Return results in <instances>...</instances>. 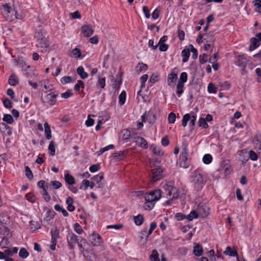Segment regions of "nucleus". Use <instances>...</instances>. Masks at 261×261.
<instances>
[{"label":"nucleus","instance_id":"de8ad7c7","mask_svg":"<svg viewBox=\"0 0 261 261\" xmlns=\"http://www.w3.org/2000/svg\"><path fill=\"white\" fill-rule=\"evenodd\" d=\"M199 126L203 128H207L208 127L205 120L203 118H200L198 121Z\"/></svg>","mask_w":261,"mask_h":261},{"label":"nucleus","instance_id":"4be33fe9","mask_svg":"<svg viewBox=\"0 0 261 261\" xmlns=\"http://www.w3.org/2000/svg\"><path fill=\"white\" fill-rule=\"evenodd\" d=\"M190 48H185L181 51V56L182 57V61L184 63H186L188 61L190 56Z\"/></svg>","mask_w":261,"mask_h":261},{"label":"nucleus","instance_id":"338daca9","mask_svg":"<svg viewBox=\"0 0 261 261\" xmlns=\"http://www.w3.org/2000/svg\"><path fill=\"white\" fill-rule=\"evenodd\" d=\"M99 169L100 166L98 164H94L90 167L89 171L92 173H94L98 171Z\"/></svg>","mask_w":261,"mask_h":261},{"label":"nucleus","instance_id":"79ce46f5","mask_svg":"<svg viewBox=\"0 0 261 261\" xmlns=\"http://www.w3.org/2000/svg\"><path fill=\"white\" fill-rule=\"evenodd\" d=\"M189 47L190 48V51L192 53V57L193 59H196L198 57V52L196 48L194 47V46L192 44H190L189 45Z\"/></svg>","mask_w":261,"mask_h":261},{"label":"nucleus","instance_id":"72a5a7b5","mask_svg":"<svg viewBox=\"0 0 261 261\" xmlns=\"http://www.w3.org/2000/svg\"><path fill=\"white\" fill-rule=\"evenodd\" d=\"M106 85V78L100 77L98 76V81L97 82V86L99 87L101 89H104Z\"/></svg>","mask_w":261,"mask_h":261},{"label":"nucleus","instance_id":"a18cd8bd","mask_svg":"<svg viewBox=\"0 0 261 261\" xmlns=\"http://www.w3.org/2000/svg\"><path fill=\"white\" fill-rule=\"evenodd\" d=\"M184 86V84H182L181 82L180 83H177L176 86V93L178 95V96H180V95L183 93V88Z\"/></svg>","mask_w":261,"mask_h":261},{"label":"nucleus","instance_id":"37998d69","mask_svg":"<svg viewBox=\"0 0 261 261\" xmlns=\"http://www.w3.org/2000/svg\"><path fill=\"white\" fill-rule=\"evenodd\" d=\"M212 156L210 154H206L203 157V162L205 164H208L212 162Z\"/></svg>","mask_w":261,"mask_h":261},{"label":"nucleus","instance_id":"69168bd1","mask_svg":"<svg viewBox=\"0 0 261 261\" xmlns=\"http://www.w3.org/2000/svg\"><path fill=\"white\" fill-rule=\"evenodd\" d=\"M207 58V55L205 53L200 55V56L199 57L200 63L201 64H203L205 63V62H206Z\"/></svg>","mask_w":261,"mask_h":261},{"label":"nucleus","instance_id":"393cba45","mask_svg":"<svg viewBox=\"0 0 261 261\" xmlns=\"http://www.w3.org/2000/svg\"><path fill=\"white\" fill-rule=\"evenodd\" d=\"M51 236V242H57V239L59 238V231L57 228L51 229L50 230Z\"/></svg>","mask_w":261,"mask_h":261},{"label":"nucleus","instance_id":"5701e85b","mask_svg":"<svg viewBox=\"0 0 261 261\" xmlns=\"http://www.w3.org/2000/svg\"><path fill=\"white\" fill-rule=\"evenodd\" d=\"M44 126L45 137L47 140H49L51 138V133L50 126L47 122H45Z\"/></svg>","mask_w":261,"mask_h":261},{"label":"nucleus","instance_id":"c9c22d12","mask_svg":"<svg viewBox=\"0 0 261 261\" xmlns=\"http://www.w3.org/2000/svg\"><path fill=\"white\" fill-rule=\"evenodd\" d=\"M29 255V252L24 248H21L19 252V256L22 258H26Z\"/></svg>","mask_w":261,"mask_h":261},{"label":"nucleus","instance_id":"13d9d810","mask_svg":"<svg viewBox=\"0 0 261 261\" xmlns=\"http://www.w3.org/2000/svg\"><path fill=\"white\" fill-rule=\"evenodd\" d=\"M37 186L41 188L43 191L44 189H47L48 188L47 184H46L45 181L43 180L39 181L37 183Z\"/></svg>","mask_w":261,"mask_h":261},{"label":"nucleus","instance_id":"e2e57ef3","mask_svg":"<svg viewBox=\"0 0 261 261\" xmlns=\"http://www.w3.org/2000/svg\"><path fill=\"white\" fill-rule=\"evenodd\" d=\"M50 184L54 189H58L62 186V184L57 180L51 181Z\"/></svg>","mask_w":261,"mask_h":261},{"label":"nucleus","instance_id":"c85d7f7f","mask_svg":"<svg viewBox=\"0 0 261 261\" xmlns=\"http://www.w3.org/2000/svg\"><path fill=\"white\" fill-rule=\"evenodd\" d=\"M134 220L137 225H141L144 221V217L142 215H138L134 217Z\"/></svg>","mask_w":261,"mask_h":261},{"label":"nucleus","instance_id":"f704fd0d","mask_svg":"<svg viewBox=\"0 0 261 261\" xmlns=\"http://www.w3.org/2000/svg\"><path fill=\"white\" fill-rule=\"evenodd\" d=\"M150 257L152 261H160L159 253L156 250H153L152 251Z\"/></svg>","mask_w":261,"mask_h":261},{"label":"nucleus","instance_id":"a878e982","mask_svg":"<svg viewBox=\"0 0 261 261\" xmlns=\"http://www.w3.org/2000/svg\"><path fill=\"white\" fill-rule=\"evenodd\" d=\"M224 254L230 256H238L237 252L232 250L230 247H227L225 250L224 251Z\"/></svg>","mask_w":261,"mask_h":261},{"label":"nucleus","instance_id":"dca6fc26","mask_svg":"<svg viewBox=\"0 0 261 261\" xmlns=\"http://www.w3.org/2000/svg\"><path fill=\"white\" fill-rule=\"evenodd\" d=\"M0 129L3 133L8 136H10L12 134L11 127L4 122L0 124Z\"/></svg>","mask_w":261,"mask_h":261},{"label":"nucleus","instance_id":"39448f33","mask_svg":"<svg viewBox=\"0 0 261 261\" xmlns=\"http://www.w3.org/2000/svg\"><path fill=\"white\" fill-rule=\"evenodd\" d=\"M192 182L195 188L197 190L201 189L203 185V179L201 175L198 173V172H195L193 176Z\"/></svg>","mask_w":261,"mask_h":261},{"label":"nucleus","instance_id":"e433bc0d","mask_svg":"<svg viewBox=\"0 0 261 261\" xmlns=\"http://www.w3.org/2000/svg\"><path fill=\"white\" fill-rule=\"evenodd\" d=\"M87 244V242L85 239L81 238L80 241H79V243H77L78 246L79 247L80 250L81 251V252H83L84 251V246Z\"/></svg>","mask_w":261,"mask_h":261},{"label":"nucleus","instance_id":"603ef678","mask_svg":"<svg viewBox=\"0 0 261 261\" xmlns=\"http://www.w3.org/2000/svg\"><path fill=\"white\" fill-rule=\"evenodd\" d=\"M161 11H160V7H158L156 8L152 13V18L154 19H156L158 18L160 16Z\"/></svg>","mask_w":261,"mask_h":261},{"label":"nucleus","instance_id":"680f3d73","mask_svg":"<svg viewBox=\"0 0 261 261\" xmlns=\"http://www.w3.org/2000/svg\"><path fill=\"white\" fill-rule=\"evenodd\" d=\"M207 91L209 93H215L217 92L216 88L213 83L208 85Z\"/></svg>","mask_w":261,"mask_h":261},{"label":"nucleus","instance_id":"7ed1b4c3","mask_svg":"<svg viewBox=\"0 0 261 261\" xmlns=\"http://www.w3.org/2000/svg\"><path fill=\"white\" fill-rule=\"evenodd\" d=\"M1 11L2 15L8 21H12L15 19H20V16L15 10L7 4L2 6Z\"/></svg>","mask_w":261,"mask_h":261},{"label":"nucleus","instance_id":"0eeeda50","mask_svg":"<svg viewBox=\"0 0 261 261\" xmlns=\"http://www.w3.org/2000/svg\"><path fill=\"white\" fill-rule=\"evenodd\" d=\"M156 117L155 114L151 110L145 113L141 116V120L143 122L147 121L150 124H153L155 123Z\"/></svg>","mask_w":261,"mask_h":261},{"label":"nucleus","instance_id":"ea45409f","mask_svg":"<svg viewBox=\"0 0 261 261\" xmlns=\"http://www.w3.org/2000/svg\"><path fill=\"white\" fill-rule=\"evenodd\" d=\"M126 92L123 91L119 96V103L120 105H123L125 101Z\"/></svg>","mask_w":261,"mask_h":261},{"label":"nucleus","instance_id":"aec40b11","mask_svg":"<svg viewBox=\"0 0 261 261\" xmlns=\"http://www.w3.org/2000/svg\"><path fill=\"white\" fill-rule=\"evenodd\" d=\"M177 79V74L175 72H171L168 75V84L171 86V84L175 83Z\"/></svg>","mask_w":261,"mask_h":261},{"label":"nucleus","instance_id":"f3484780","mask_svg":"<svg viewBox=\"0 0 261 261\" xmlns=\"http://www.w3.org/2000/svg\"><path fill=\"white\" fill-rule=\"evenodd\" d=\"M203 250L201 245L197 244L194 246L193 253L197 256H201L203 254Z\"/></svg>","mask_w":261,"mask_h":261},{"label":"nucleus","instance_id":"09e8293b","mask_svg":"<svg viewBox=\"0 0 261 261\" xmlns=\"http://www.w3.org/2000/svg\"><path fill=\"white\" fill-rule=\"evenodd\" d=\"M19 67L21 68H23L27 67L28 68H30L29 65H27L26 61L22 57H19Z\"/></svg>","mask_w":261,"mask_h":261},{"label":"nucleus","instance_id":"4c0bfd02","mask_svg":"<svg viewBox=\"0 0 261 261\" xmlns=\"http://www.w3.org/2000/svg\"><path fill=\"white\" fill-rule=\"evenodd\" d=\"M3 120L9 124H12L14 122L13 118L10 114H5Z\"/></svg>","mask_w":261,"mask_h":261},{"label":"nucleus","instance_id":"6ab92c4d","mask_svg":"<svg viewBox=\"0 0 261 261\" xmlns=\"http://www.w3.org/2000/svg\"><path fill=\"white\" fill-rule=\"evenodd\" d=\"M251 44L249 46V50L252 51L260 45V42H259L257 38H252L250 39Z\"/></svg>","mask_w":261,"mask_h":261},{"label":"nucleus","instance_id":"cd10ccee","mask_svg":"<svg viewBox=\"0 0 261 261\" xmlns=\"http://www.w3.org/2000/svg\"><path fill=\"white\" fill-rule=\"evenodd\" d=\"M77 73L82 79H85L88 77V74L85 72L84 69L82 66H79L77 69Z\"/></svg>","mask_w":261,"mask_h":261},{"label":"nucleus","instance_id":"2f4dec72","mask_svg":"<svg viewBox=\"0 0 261 261\" xmlns=\"http://www.w3.org/2000/svg\"><path fill=\"white\" fill-rule=\"evenodd\" d=\"M147 228H144V230L141 232L140 238L141 240H145L146 242L149 237L148 232H147Z\"/></svg>","mask_w":261,"mask_h":261},{"label":"nucleus","instance_id":"9d476101","mask_svg":"<svg viewBox=\"0 0 261 261\" xmlns=\"http://www.w3.org/2000/svg\"><path fill=\"white\" fill-rule=\"evenodd\" d=\"M57 96L58 93L56 92L49 93L45 96L44 102L50 106L54 105L56 103Z\"/></svg>","mask_w":261,"mask_h":261},{"label":"nucleus","instance_id":"20e7f679","mask_svg":"<svg viewBox=\"0 0 261 261\" xmlns=\"http://www.w3.org/2000/svg\"><path fill=\"white\" fill-rule=\"evenodd\" d=\"M67 243L70 249H73L75 248L76 243H79V241L82 238L73 233L69 232L67 236Z\"/></svg>","mask_w":261,"mask_h":261},{"label":"nucleus","instance_id":"0e129e2a","mask_svg":"<svg viewBox=\"0 0 261 261\" xmlns=\"http://www.w3.org/2000/svg\"><path fill=\"white\" fill-rule=\"evenodd\" d=\"M158 46L159 47V50L161 51H165L168 49L169 47V45L165 43H158Z\"/></svg>","mask_w":261,"mask_h":261},{"label":"nucleus","instance_id":"f03ea898","mask_svg":"<svg viewBox=\"0 0 261 261\" xmlns=\"http://www.w3.org/2000/svg\"><path fill=\"white\" fill-rule=\"evenodd\" d=\"M162 188L166 191L167 196L169 197V199L165 202L167 205L170 204L173 199L178 198L179 192L174 187L173 182L169 181L163 184Z\"/></svg>","mask_w":261,"mask_h":261},{"label":"nucleus","instance_id":"a19ab883","mask_svg":"<svg viewBox=\"0 0 261 261\" xmlns=\"http://www.w3.org/2000/svg\"><path fill=\"white\" fill-rule=\"evenodd\" d=\"M48 150L51 155L54 156L55 154V147L54 141L50 142L48 146Z\"/></svg>","mask_w":261,"mask_h":261},{"label":"nucleus","instance_id":"49530a36","mask_svg":"<svg viewBox=\"0 0 261 261\" xmlns=\"http://www.w3.org/2000/svg\"><path fill=\"white\" fill-rule=\"evenodd\" d=\"M187 81V73L185 72H182L180 75L179 80L178 83L181 82L182 84H184Z\"/></svg>","mask_w":261,"mask_h":261},{"label":"nucleus","instance_id":"f257e3e1","mask_svg":"<svg viewBox=\"0 0 261 261\" xmlns=\"http://www.w3.org/2000/svg\"><path fill=\"white\" fill-rule=\"evenodd\" d=\"M161 197V191L160 190H156L151 191L149 193L146 194L144 196L146 202L144 204L145 210H151L154 206L155 203Z\"/></svg>","mask_w":261,"mask_h":261},{"label":"nucleus","instance_id":"052dcab7","mask_svg":"<svg viewBox=\"0 0 261 261\" xmlns=\"http://www.w3.org/2000/svg\"><path fill=\"white\" fill-rule=\"evenodd\" d=\"M40 228V227L38 226L37 222L34 221H30V229L32 231H35Z\"/></svg>","mask_w":261,"mask_h":261},{"label":"nucleus","instance_id":"b1692460","mask_svg":"<svg viewBox=\"0 0 261 261\" xmlns=\"http://www.w3.org/2000/svg\"><path fill=\"white\" fill-rule=\"evenodd\" d=\"M147 69V65L143 63H139L136 66V71L138 74L143 71L146 70Z\"/></svg>","mask_w":261,"mask_h":261},{"label":"nucleus","instance_id":"3c124183","mask_svg":"<svg viewBox=\"0 0 261 261\" xmlns=\"http://www.w3.org/2000/svg\"><path fill=\"white\" fill-rule=\"evenodd\" d=\"M4 106L5 108L10 109L12 107V102L8 98H5L3 100Z\"/></svg>","mask_w":261,"mask_h":261},{"label":"nucleus","instance_id":"58836bf2","mask_svg":"<svg viewBox=\"0 0 261 261\" xmlns=\"http://www.w3.org/2000/svg\"><path fill=\"white\" fill-rule=\"evenodd\" d=\"M181 148V154H188V143L185 140L182 142Z\"/></svg>","mask_w":261,"mask_h":261},{"label":"nucleus","instance_id":"8fccbe9b","mask_svg":"<svg viewBox=\"0 0 261 261\" xmlns=\"http://www.w3.org/2000/svg\"><path fill=\"white\" fill-rule=\"evenodd\" d=\"M74 231L78 234H81L83 232V230L80 225L76 223L73 226Z\"/></svg>","mask_w":261,"mask_h":261},{"label":"nucleus","instance_id":"864d4df0","mask_svg":"<svg viewBox=\"0 0 261 261\" xmlns=\"http://www.w3.org/2000/svg\"><path fill=\"white\" fill-rule=\"evenodd\" d=\"M80 87L84 88V83L83 81L81 80L77 81V83L75 85L74 87V89L76 91H80Z\"/></svg>","mask_w":261,"mask_h":261},{"label":"nucleus","instance_id":"4d7b16f0","mask_svg":"<svg viewBox=\"0 0 261 261\" xmlns=\"http://www.w3.org/2000/svg\"><path fill=\"white\" fill-rule=\"evenodd\" d=\"M249 157L252 161H256L258 158V155L253 150L249 151Z\"/></svg>","mask_w":261,"mask_h":261},{"label":"nucleus","instance_id":"a211bd4d","mask_svg":"<svg viewBox=\"0 0 261 261\" xmlns=\"http://www.w3.org/2000/svg\"><path fill=\"white\" fill-rule=\"evenodd\" d=\"M136 143L140 147L143 148L148 147V144L145 139L142 137H138L136 138Z\"/></svg>","mask_w":261,"mask_h":261},{"label":"nucleus","instance_id":"bb28decb","mask_svg":"<svg viewBox=\"0 0 261 261\" xmlns=\"http://www.w3.org/2000/svg\"><path fill=\"white\" fill-rule=\"evenodd\" d=\"M9 84L12 86H15L18 83V79L15 74H12L9 80H8Z\"/></svg>","mask_w":261,"mask_h":261},{"label":"nucleus","instance_id":"5fc2aeb1","mask_svg":"<svg viewBox=\"0 0 261 261\" xmlns=\"http://www.w3.org/2000/svg\"><path fill=\"white\" fill-rule=\"evenodd\" d=\"M176 119V115L174 113L171 112L170 113L168 117V121L169 123L172 124L174 123Z\"/></svg>","mask_w":261,"mask_h":261},{"label":"nucleus","instance_id":"c756f323","mask_svg":"<svg viewBox=\"0 0 261 261\" xmlns=\"http://www.w3.org/2000/svg\"><path fill=\"white\" fill-rule=\"evenodd\" d=\"M65 181L70 185H72L75 183L74 178L69 174L65 175Z\"/></svg>","mask_w":261,"mask_h":261},{"label":"nucleus","instance_id":"f8f14e48","mask_svg":"<svg viewBox=\"0 0 261 261\" xmlns=\"http://www.w3.org/2000/svg\"><path fill=\"white\" fill-rule=\"evenodd\" d=\"M37 46L43 48V50H41L42 52L46 53L49 51L48 48L49 44L45 37L38 40L37 41Z\"/></svg>","mask_w":261,"mask_h":261},{"label":"nucleus","instance_id":"774afa93","mask_svg":"<svg viewBox=\"0 0 261 261\" xmlns=\"http://www.w3.org/2000/svg\"><path fill=\"white\" fill-rule=\"evenodd\" d=\"M72 54L76 58H80L81 55L80 49L77 48L73 49L72 50Z\"/></svg>","mask_w":261,"mask_h":261},{"label":"nucleus","instance_id":"bf43d9fd","mask_svg":"<svg viewBox=\"0 0 261 261\" xmlns=\"http://www.w3.org/2000/svg\"><path fill=\"white\" fill-rule=\"evenodd\" d=\"M72 82V78L69 76H64L61 80V82L63 84H66Z\"/></svg>","mask_w":261,"mask_h":261},{"label":"nucleus","instance_id":"412c9836","mask_svg":"<svg viewBox=\"0 0 261 261\" xmlns=\"http://www.w3.org/2000/svg\"><path fill=\"white\" fill-rule=\"evenodd\" d=\"M66 203L67 204V210L69 212H73L75 210V207L73 205V200L71 197H68L66 200Z\"/></svg>","mask_w":261,"mask_h":261},{"label":"nucleus","instance_id":"2eb2a0df","mask_svg":"<svg viewBox=\"0 0 261 261\" xmlns=\"http://www.w3.org/2000/svg\"><path fill=\"white\" fill-rule=\"evenodd\" d=\"M103 179V173H99L98 174L92 177V179L95 181L97 185V187L98 188H101L103 187V185L101 182V180Z\"/></svg>","mask_w":261,"mask_h":261},{"label":"nucleus","instance_id":"1a4fd4ad","mask_svg":"<svg viewBox=\"0 0 261 261\" xmlns=\"http://www.w3.org/2000/svg\"><path fill=\"white\" fill-rule=\"evenodd\" d=\"M247 63V60L244 55H239L235 61V64L241 68L242 71L246 69Z\"/></svg>","mask_w":261,"mask_h":261},{"label":"nucleus","instance_id":"6e6552de","mask_svg":"<svg viewBox=\"0 0 261 261\" xmlns=\"http://www.w3.org/2000/svg\"><path fill=\"white\" fill-rule=\"evenodd\" d=\"M163 169L161 167H157L151 170L152 180L155 181L160 180L163 177Z\"/></svg>","mask_w":261,"mask_h":261},{"label":"nucleus","instance_id":"9b49d317","mask_svg":"<svg viewBox=\"0 0 261 261\" xmlns=\"http://www.w3.org/2000/svg\"><path fill=\"white\" fill-rule=\"evenodd\" d=\"M188 154H180L179 159V164L184 168H188L190 165V160L188 158Z\"/></svg>","mask_w":261,"mask_h":261},{"label":"nucleus","instance_id":"7c9ffc66","mask_svg":"<svg viewBox=\"0 0 261 261\" xmlns=\"http://www.w3.org/2000/svg\"><path fill=\"white\" fill-rule=\"evenodd\" d=\"M45 37L44 31L41 29L37 30L35 34V38L37 39V41Z\"/></svg>","mask_w":261,"mask_h":261},{"label":"nucleus","instance_id":"c03bdc74","mask_svg":"<svg viewBox=\"0 0 261 261\" xmlns=\"http://www.w3.org/2000/svg\"><path fill=\"white\" fill-rule=\"evenodd\" d=\"M198 217V215L196 211H192L191 213L187 216V219L189 221H192L193 219L197 218Z\"/></svg>","mask_w":261,"mask_h":261},{"label":"nucleus","instance_id":"473e14b6","mask_svg":"<svg viewBox=\"0 0 261 261\" xmlns=\"http://www.w3.org/2000/svg\"><path fill=\"white\" fill-rule=\"evenodd\" d=\"M114 148V146L113 145H109L107 146H106L102 148H101L98 151L96 152V154L98 156L100 155L101 154H102L103 152H105L106 151L109 150L111 149H113Z\"/></svg>","mask_w":261,"mask_h":261},{"label":"nucleus","instance_id":"4468645a","mask_svg":"<svg viewBox=\"0 0 261 261\" xmlns=\"http://www.w3.org/2000/svg\"><path fill=\"white\" fill-rule=\"evenodd\" d=\"M81 31L84 34V36L86 37L91 36L94 33V30L89 25L85 24L81 28Z\"/></svg>","mask_w":261,"mask_h":261},{"label":"nucleus","instance_id":"6e6d98bb","mask_svg":"<svg viewBox=\"0 0 261 261\" xmlns=\"http://www.w3.org/2000/svg\"><path fill=\"white\" fill-rule=\"evenodd\" d=\"M25 176L30 179L33 177V175L30 168L28 166L25 167Z\"/></svg>","mask_w":261,"mask_h":261},{"label":"nucleus","instance_id":"423d86ee","mask_svg":"<svg viewBox=\"0 0 261 261\" xmlns=\"http://www.w3.org/2000/svg\"><path fill=\"white\" fill-rule=\"evenodd\" d=\"M196 120V116L195 115L190 116L189 114H186L183 116L182 119V125L186 127L187 125L188 121L190 120L189 125L192 129L195 125V121Z\"/></svg>","mask_w":261,"mask_h":261},{"label":"nucleus","instance_id":"ddd939ff","mask_svg":"<svg viewBox=\"0 0 261 261\" xmlns=\"http://www.w3.org/2000/svg\"><path fill=\"white\" fill-rule=\"evenodd\" d=\"M90 241L94 246H99L102 243L101 237L99 234L96 233H93L92 234L90 237Z\"/></svg>","mask_w":261,"mask_h":261}]
</instances>
